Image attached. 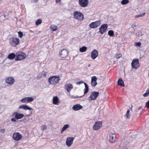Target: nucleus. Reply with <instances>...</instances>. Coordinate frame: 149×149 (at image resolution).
Returning <instances> with one entry per match:
<instances>
[{
  "mask_svg": "<svg viewBox=\"0 0 149 149\" xmlns=\"http://www.w3.org/2000/svg\"><path fill=\"white\" fill-rule=\"evenodd\" d=\"M129 112L130 110L129 109H128L127 111V113L125 115V116L127 118H130Z\"/></svg>",
  "mask_w": 149,
  "mask_h": 149,
  "instance_id": "nucleus-37",
  "label": "nucleus"
},
{
  "mask_svg": "<svg viewBox=\"0 0 149 149\" xmlns=\"http://www.w3.org/2000/svg\"><path fill=\"white\" fill-rule=\"evenodd\" d=\"M99 94V93L98 92L94 91L92 92L89 97V99L91 100H95L98 96Z\"/></svg>",
  "mask_w": 149,
  "mask_h": 149,
  "instance_id": "nucleus-9",
  "label": "nucleus"
},
{
  "mask_svg": "<svg viewBox=\"0 0 149 149\" xmlns=\"http://www.w3.org/2000/svg\"><path fill=\"white\" fill-rule=\"evenodd\" d=\"M18 34L19 37V38H22L23 35V33L21 31H19L18 32Z\"/></svg>",
  "mask_w": 149,
  "mask_h": 149,
  "instance_id": "nucleus-39",
  "label": "nucleus"
},
{
  "mask_svg": "<svg viewBox=\"0 0 149 149\" xmlns=\"http://www.w3.org/2000/svg\"><path fill=\"white\" fill-rule=\"evenodd\" d=\"M42 19H39L37 20L36 22V25H38L41 23L42 22Z\"/></svg>",
  "mask_w": 149,
  "mask_h": 149,
  "instance_id": "nucleus-29",
  "label": "nucleus"
},
{
  "mask_svg": "<svg viewBox=\"0 0 149 149\" xmlns=\"http://www.w3.org/2000/svg\"><path fill=\"white\" fill-rule=\"evenodd\" d=\"M68 51L65 49H63L61 50L60 54V56L62 58H65L68 54Z\"/></svg>",
  "mask_w": 149,
  "mask_h": 149,
  "instance_id": "nucleus-14",
  "label": "nucleus"
},
{
  "mask_svg": "<svg viewBox=\"0 0 149 149\" xmlns=\"http://www.w3.org/2000/svg\"><path fill=\"white\" fill-rule=\"evenodd\" d=\"M102 122L100 121H97L95 122L94 125L93 126V128L95 130H97L100 129L102 126Z\"/></svg>",
  "mask_w": 149,
  "mask_h": 149,
  "instance_id": "nucleus-8",
  "label": "nucleus"
},
{
  "mask_svg": "<svg viewBox=\"0 0 149 149\" xmlns=\"http://www.w3.org/2000/svg\"><path fill=\"white\" fill-rule=\"evenodd\" d=\"M91 57L93 59H95L98 56V51L94 49L91 53Z\"/></svg>",
  "mask_w": 149,
  "mask_h": 149,
  "instance_id": "nucleus-15",
  "label": "nucleus"
},
{
  "mask_svg": "<svg viewBox=\"0 0 149 149\" xmlns=\"http://www.w3.org/2000/svg\"><path fill=\"white\" fill-rule=\"evenodd\" d=\"M34 100L32 97H28L24 98L21 100V101L23 103H28L33 101Z\"/></svg>",
  "mask_w": 149,
  "mask_h": 149,
  "instance_id": "nucleus-10",
  "label": "nucleus"
},
{
  "mask_svg": "<svg viewBox=\"0 0 149 149\" xmlns=\"http://www.w3.org/2000/svg\"><path fill=\"white\" fill-rule=\"evenodd\" d=\"M83 107L80 104H77L74 105L72 109L74 111H77L80 109H81Z\"/></svg>",
  "mask_w": 149,
  "mask_h": 149,
  "instance_id": "nucleus-20",
  "label": "nucleus"
},
{
  "mask_svg": "<svg viewBox=\"0 0 149 149\" xmlns=\"http://www.w3.org/2000/svg\"><path fill=\"white\" fill-rule=\"evenodd\" d=\"M53 103L54 104H59V99L57 96L54 97L53 99Z\"/></svg>",
  "mask_w": 149,
  "mask_h": 149,
  "instance_id": "nucleus-21",
  "label": "nucleus"
},
{
  "mask_svg": "<svg viewBox=\"0 0 149 149\" xmlns=\"http://www.w3.org/2000/svg\"><path fill=\"white\" fill-rule=\"evenodd\" d=\"M16 119L15 118H12L11 119V121L13 122L16 121Z\"/></svg>",
  "mask_w": 149,
  "mask_h": 149,
  "instance_id": "nucleus-44",
  "label": "nucleus"
},
{
  "mask_svg": "<svg viewBox=\"0 0 149 149\" xmlns=\"http://www.w3.org/2000/svg\"><path fill=\"white\" fill-rule=\"evenodd\" d=\"M138 58L134 59L132 61L131 65L132 68L137 69L140 66V64Z\"/></svg>",
  "mask_w": 149,
  "mask_h": 149,
  "instance_id": "nucleus-4",
  "label": "nucleus"
},
{
  "mask_svg": "<svg viewBox=\"0 0 149 149\" xmlns=\"http://www.w3.org/2000/svg\"><path fill=\"white\" fill-rule=\"evenodd\" d=\"M132 107H133V106L132 105H131V107H130V110L132 111Z\"/></svg>",
  "mask_w": 149,
  "mask_h": 149,
  "instance_id": "nucleus-48",
  "label": "nucleus"
},
{
  "mask_svg": "<svg viewBox=\"0 0 149 149\" xmlns=\"http://www.w3.org/2000/svg\"><path fill=\"white\" fill-rule=\"evenodd\" d=\"M60 80L59 77L57 76H50L49 79L48 81L50 84L52 85H56L59 82Z\"/></svg>",
  "mask_w": 149,
  "mask_h": 149,
  "instance_id": "nucleus-2",
  "label": "nucleus"
},
{
  "mask_svg": "<svg viewBox=\"0 0 149 149\" xmlns=\"http://www.w3.org/2000/svg\"><path fill=\"white\" fill-rule=\"evenodd\" d=\"M9 57H10V56H9V55H8V56H7V58H8L9 59Z\"/></svg>",
  "mask_w": 149,
  "mask_h": 149,
  "instance_id": "nucleus-51",
  "label": "nucleus"
},
{
  "mask_svg": "<svg viewBox=\"0 0 149 149\" xmlns=\"http://www.w3.org/2000/svg\"><path fill=\"white\" fill-rule=\"evenodd\" d=\"M118 84L123 87H124L125 86L124 82L121 78H120L118 80Z\"/></svg>",
  "mask_w": 149,
  "mask_h": 149,
  "instance_id": "nucleus-23",
  "label": "nucleus"
},
{
  "mask_svg": "<svg viewBox=\"0 0 149 149\" xmlns=\"http://www.w3.org/2000/svg\"><path fill=\"white\" fill-rule=\"evenodd\" d=\"M38 0H32L33 1V2H37Z\"/></svg>",
  "mask_w": 149,
  "mask_h": 149,
  "instance_id": "nucleus-49",
  "label": "nucleus"
},
{
  "mask_svg": "<svg viewBox=\"0 0 149 149\" xmlns=\"http://www.w3.org/2000/svg\"><path fill=\"white\" fill-rule=\"evenodd\" d=\"M65 89L68 92H70L71 90L73 88V86L70 84H68L65 85Z\"/></svg>",
  "mask_w": 149,
  "mask_h": 149,
  "instance_id": "nucleus-18",
  "label": "nucleus"
},
{
  "mask_svg": "<svg viewBox=\"0 0 149 149\" xmlns=\"http://www.w3.org/2000/svg\"><path fill=\"white\" fill-rule=\"evenodd\" d=\"M47 72L45 71H42L39 75H40V77H45L46 76Z\"/></svg>",
  "mask_w": 149,
  "mask_h": 149,
  "instance_id": "nucleus-27",
  "label": "nucleus"
},
{
  "mask_svg": "<svg viewBox=\"0 0 149 149\" xmlns=\"http://www.w3.org/2000/svg\"><path fill=\"white\" fill-rule=\"evenodd\" d=\"M26 57V55L25 53L22 52H18L16 54L15 60L21 61L25 58Z\"/></svg>",
  "mask_w": 149,
  "mask_h": 149,
  "instance_id": "nucleus-3",
  "label": "nucleus"
},
{
  "mask_svg": "<svg viewBox=\"0 0 149 149\" xmlns=\"http://www.w3.org/2000/svg\"><path fill=\"white\" fill-rule=\"evenodd\" d=\"M84 85L85 86V89H84V95L82 96H84V95H85L87 93L88 91V87L87 84H86V83H84Z\"/></svg>",
  "mask_w": 149,
  "mask_h": 149,
  "instance_id": "nucleus-24",
  "label": "nucleus"
},
{
  "mask_svg": "<svg viewBox=\"0 0 149 149\" xmlns=\"http://www.w3.org/2000/svg\"><path fill=\"white\" fill-rule=\"evenodd\" d=\"M28 119L27 118H24L23 119V120L24 122H26L28 121Z\"/></svg>",
  "mask_w": 149,
  "mask_h": 149,
  "instance_id": "nucleus-43",
  "label": "nucleus"
},
{
  "mask_svg": "<svg viewBox=\"0 0 149 149\" xmlns=\"http://www.w3.org/2000/svg\"><path fill=\"white\" fill-rule=\"evenodd\" d=\"M87 49V48L86 47L83 46L80 48L79 51L81 52H86Z\"/></svg>",
  "mask_w": 149,
  "mask_h": 149,
  "instance_id": "nucleus-28",
  "label": "nucleus"
},
{
  "mask_svg": "<svg viewBox=\"0 0 149 149\" xmlns=\"http://www.w3.org/2000/svg\"><path fill=\"white\" fill-rule=\"evenodd\" d=\"M69 127H70V126L69 125L66 124V125H65L63 127L61 130V133H62L63 131H64L67 129L69 128Z\"/></svg>",
  "mask_w": 149,
  "mask_h": 149,
  "instance_id": "nucleus-25",
  "label": "nucleus"
},
{
  "mask_svg": "<svg viewBox=\"0 0 149 149\" xmlns=\"http://www.w3.org/2000/svg\"><path fill=\"white\" fill-rule=\"evenodd\" d=\"M5 129H1L0 130V132H1L4 133L5 132Z\"/></svg>",
  "mask_w": 149,
  "mask_h": 149,
  "instance_id": "nucleus-45",
  "label": "nucleus"
},
{
  "mask_svg": "<svg viewBox=\"0 0 149 149\" xmlns=\"http://www.w3.org/2000/svg\"><path fill=\"white\" fill-rule=\"evenodd\" d=\"M149 95V89L147 90L145 93L143 95V96L144 97H147Z\"/></svg>",
  "mask_w": 149,
  "mask_h": 149,
  "instance_id": "nucleus-36",
  "label": "nucleus"
},
{
  "mask_svg": "<svg viewBox=\"0 0 149 149\" xmlns=\"http://www.w3.org/2000/svg\"><path fill=\"white\" fill-rule=\"evenodd\" d=\"M56 3H59L61 1V0H55Z\"/></svg>",
  "mask_w": 149,
  "mask_h": 149,
  "instance_id": "nucleus-47",
  "label": "nucleus"
},
{
  "mask_svg": "<svg viewBox=\"0 0 149 149\" xmlns=\"http://www.w3.org/2000/svg\"><path fill=\"white\" fill-rule=\"evenodd\" d=\"M15 82V79L13 77H10V85H12Z\"/></svg>",
  "mask_w": 149,
  "mask_h": 149,
  "instance_id": "nucleus-34",
  "label": "nucleus"
},
{
  "mask_svg": "<svg viewBox=\"0 0 149 149\" xmlns=\"http://www.w3.org/2000/svg\"><path fill=\"white\" fill-rule=\"evenodd\" d=\"M135 45L136 46L140 47L141 45V43L140 42H136L135 43Z\"/></svg>",
  "mask_w": 149,
  "mask_h": 149,
  "instance_id": "nucleus-40",
  "label": "nucleus"
},
{
  "mask_svg": "<svg viewBox=\"0 0 149 149\" xmlns=\"http://www.w3.org/2000/svg\"><path fill=\"white\" fill-rule=\"evenodd\" d=\"M19 40L18 38H13L11 42V44L13 46L16 47L19 43Z\"/></svg>",
  "mask_w": 149,
  "mask_h": 149,
  "instance_id": "nucleus-11",
  "label": "nucleus"
},
{
  "mask_svg": "<svg viewBox=\"0 0 149 149\" xmlns=\"http://www.w3.org/2000/svg\"><path fill=\"white\" fill-rule=\"evenodd\" d=\"M13 138L15 141L20 140L22 138V135L18 132L14 133L13 135Z\"/></svg>",
  "mask_w": 149,
  "mask_h": 149,
  "instance_id": "nucleus-5",
  "label": "nucleus"
},
{
  "mask_svg": "<svg viewBox=\"0 0 149 149\" xmlns=\"http://www.w3.org/2000/svg\"><path fill=\"white\" fill-rule=\"evenodd\" d=\"M13 114L14 115H15V118L16 120L21 119L24 116V115L23 114L19 113L17 112H15Z\"/></svg>",
  "mask_w": 149,
  "mask_h": 149,
  "instance_id": "nucleus-16",
  "label": "nucleus"
},
{
  "mask_svg": "<svg viewBox=\"0 0 149 149\" xmlns=\"http://www.w3.org/2000/svg\"><path fill=\"white\" fill-rule=\"evenodd\" d=\"M6 82L7 84H9V77H8L6 79Z\"/></svg>",
  "mask_w": 149,
  "mask_h": 149,
  "instance_id": "nucleus-41",
  "label": "nucleus"
},
{
  "mask_svg": "<svg viewBox=\"0 0 149 149\" xmlns=\"http://www.w3.org/2000/svg\"><path fill=\"white\" fill-rule=\"evenodd\" d=\"M116 137H114L113 134H110L109 136V140L111 143L115 142L116 141Z\"/></svg>",
  "mask_w": 149,
  "mask_h": 149,
  "instance_id": "nucleus-19",
  "label": "nucleus"
},
{
  "mask_svg": "<svg viewBox=\"0 0 149 149\" xmlns=\"http://www.w3.org/2000/svg\"><path fill=\"white\" fill-rule=\"evenodd\" d=\"M129 2L128 0H122L121 2V3L123 5L127 4Z\"/></svg>",
  "mask_w": 149,
  "mask_h": 149,
  "instance_id": "nucleus-33",
  "label": "nucleus"
},
{
  "mask_svg": "<svg viewBox=\"0 0 149 149\" xmlns=\"http://www.w3.org/2000/svg\"><path fill=\"white\" fill-rule=\"evenodd\" d=\"M108 25L107 24L102 25L99 29L100 32L102 34H103L107 30Z\"/></svg>",
  "mask_w": 149,
  "mask_h": 149,
  "instance_id": "nucleus-13",
  "label": "nucleus"
},
{
  "mask_svg": "<svg viewBox=\"0 0 149 149\" xmlns=\"http://www.w3.org/2000/svg\"><path fill=\"white\" fill-rule=\"evenodd\" d=\"M146 106L148 108H149V100L146 103Z\"/></svg>",
  "mask_w": 149,
  "mask_h": 149,
  "instance_id": "nucleus-42",
  "label": "nucleus"
},
{
  "mask_svg": "<svg viewBox=\"0 0 149 149\" xmlns=\"http://www.w3.org/2000/svg\"><path fill=\"white\" fill-rule=\"evenodd\" d=\"M122 54H117L115 55V57L116 59H118L120 58L122 56Z\"/></svg>",
  "mask_w": 149,
  "mask_h": 149,
  "instance_id": "nucleus-31",
  "label": "nucleus"
},
{
  "mask_svg": "<svg viewBox=\"0 0 149 149\" xmlns=\"http://www.w3.org/2000/svg\"><path fill=\"white\" fill-rule=\"evenodd\" d=\"M78 1L79 5L82 7H86L88 5V0H78Z\"/></svg>",
  "mask_w": 149,
  "mask_h": 149,
  "instance_id": "nucleus-7",
  "label": "nucleus"
},
{
  "mask_svg": "<svg viewBox=\"0 0 149 149\" xmlns=\"http://www.w3.org/2000/svg\"><path fill=\"white\" fill-rule=\"evenodd\" d=\"M74 138L72 137H69L67 138L66 141V145L70 147L71 146L73 143Z\"/></svg>",
  "mask_w": 149,
  "mask_h": 149,
  "instance_id": "nucleus-12",
  "label": "nucleus"
},
{
  "mask_svg": "<svg viewBox=\"0 0 149 149\" xmlns=\"http://www.w3.org/2000/svg\"><path fill=\"white\" fill-rule=\"evenodd\" d=\"M41 129L42 131L46 130L47 129V127L45 125H43L41 127Z\"/></svg>",
  "mask_w": 149,
  "mask_h": 149,
  "instance_id": "nucleus-35",
  "label": "nucleus"
},
{
  "mask_svg": "<svg viewBox=\"0 0 149 149\" xmlns=\"http://www.w3.org/2000/svg\"><path fill=\"white\" fill-rule=\"evenodd\" d=\"M50 29L53 31H55L57 30V26L55 25H52L50 26Z\"/></svg>",
  "mask_w": 149,
  "mask_h": 149,
  "instance_id": "nucleus-26",
  "label": "nucleus"
},
{
  "mask_svg": "<svg viewBox=\"0 0 149 149\" xmlns=\"http://www.w3.org/2000/svg\"><path fill=\"white\" fill-rule=\"evenodd\" d=\"M19 108H22L25 110H31L32 109V108L31 107H29L27 105H22L20 106L19 107Z\"/></svg>",
  "mask_w": 149,
  "mask_h": 149,
  "instance_id": "nucleus-22",
  "label": "nucleus"
},
{
  "mask_svg": "<svg viewBox=\"0 0 149 149\" xmlns=\"http://www.w3.org/2000/svg\"><path fill=\"white\" fill-rule=\"evenodd\" d=\"M101 24V22L100 21H97L91 23L89 24V26L91 28H96Z\"/></svg>",
  "mask_w": 149,
  "mask_h": 149,
  "instance_id": "nucleus-6",
  "label": "nucleus"
},
{
  "mask_svg": "<svg viewBox=\"0 0 149 149\" xmlns=\"http://www.w3.org/2000/svg\"><path fill=\"white\" fill-rule=\"evenodd\" d=\"M73 14L74 19L79 21H81L84 19V15L79 11H75L73 13Z\"/></svg>",
  "mask_w": 149,
  "mask_h": 149,
  "instance_id": "nucleus-1",
  "label": "nucleus"
},
{
  "mask_svg": "<svg viewBox=\"0 0 149 149\" xmlns=\"http://www.w3.org/2000/svg\"><path fill=\"white\" fill-rule=\"evenodd\" d=\"M83 83V82L82 81H81L78 82L77 83V84H78L79 85H80L81 84H82Z\"/></svg>",
  "mask_w": 149,
  "mask_h": 149,
  "instance_id": "nucleus-46",
  "label": "nucleus"
},
{
  "mask_svg": "<svg viewBox=\"0 0 149 149\" xmlns=\"http://www.w3.org/2000/svg\"><path fill=\"white\" fill-rule=\"evenodd\" d=\"M145 14H146V13H143L142 14H140L139 15H136L135 16V18H138V17H143V16H144L145 15Z\"/></svg>",
  "mask_w": 149,
  "mask_h": 149,
  "instance_id": "nucleus-38",
  "label": "nucleus"
},
{
  "mask_svg": "<svg viewBox=\"0 0 149 149\" xmlns=\"http://www.w3.org/2000/svg\"><path fill=\"white\" fill-rule=\"evenodd\" d=\"M97 78L95 76L91 78V85L93 87H95L97 83Z\"/></svg>",
  "mask_w": 149,
  "mask_h": 149,
  "instance_id": "nucleus-17",
  "label": "nucleus"
},
{
  "mask_svg": "<svg viewBox=\"0 0 149 149\" xmlns=\"http://www.w3.org/2000/svg\"><path fill=\"white\" fill-rule=\"evenodd\" d=\"M108 35L110 36H114V32L113 30H110L108 31Z\"/></svg>",
  "mask_w": 149,
  "mask_h": 149,
  "instance_id": "nucleus-30",
  "label": "nucleus"
},
{
  "mask_svg": "<svg viewBox=\"0 0 149 149\" xmlns=\"http://www.w3.org/2000/svg\"><path fill=\"white\" fill-rule=\"evenodd\" d=\"M141 108V106H140V107H139L138 108V109L139 110Z\"/></svg>",
  "mask_w": 149,
  "mask_h": 149,
  "instance_id": "nucleus-50",
  "label": "nucleus"
},
{
  "mask_svg": "<svg viewBox=\"0 0 149 149\" xmlns=\"http://www.w3.org/2000/svg\"><path fill=\"white\" fill-rule=\"evenodd\" d=\"M16 55L13 53L10 54V59H12L14 58H15Z\"/></svg>",
  "mask_w": 149,
  "mask_h": 149,
  "instance_id": "nucleus-32",
  "label": "nucleus"
}]
</instances>
